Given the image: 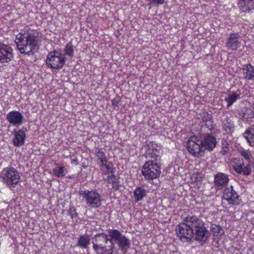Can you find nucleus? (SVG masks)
Returning <instances> with one entry per match:
<instances>
[{
  "label": "nucleus",
  "mask_w": 254,
  "mask_h": 254,
  "mask_svg": "<svg viewBox=\"0 0 254 254\" xmlns=\"http://www.w3.org/2000/svg\"><path fill=\"white\" fill-rule=\"evenodd\" d=\"M221 127L224 134L232 135L235 129L234 122L231 117L226 116L221 121Z\"/></svg>",
  "instance_id": "nucleus-17"
},
{
  "label": "nucleus",
  "mask_w": 254,
  "mask_h": 254,
  "mask_svg": "<svg viewBox=\"0 0 254 254\" xmlns=\"http://www.w3.org/2000/svg\"><path fill=\"white\" fill-rule=\"evenodd\" d=\"M27 131V129L25 127L13 129L12 143L15 147H20L25 144Z\"/></svg>",
  "instance_id": "nucleus-13"
},
{
  "label": "nucleus",
  "mask_w": 254,
  "mask_h": 254,
  "mask_svg": "<svg viewBox=\"0 0 254 254\" xmlns=\"http://www.w3.org/2000/svg\"><path fill=\"white\" fill-rule=\"evenodd\" d=\"M79 195L85 200L89 208L96 209L102 205V196L96 190H81L79 191Z\"/></svg>",
  "instance_id": "nucleus-5"
},
{
  "label": "nucleus",
  "mask_w": 254,
  "mask_h": 254,
  "mask_svg": "<svg viewBox=\"0 0 254 254\" xmlns=\"http://www.w3.org/2000/svg\"><path fill=\"white\" fill-rule=\"evenodd\" d=\"M40 42L38 32L32 30L21 31L15 36V43L21 54L33 55Z\"/></svg>",
  "instance_id": "nucleus-1"
},
{
  "label": "nucleus",
  "mask_w": 254,
  "mask_h": 254,
  "mask_svg": "<svg viewBox=\"0 0 254 254\" xmlns=\"http://www.w3.org/2000/svg\"><path fill=\"white\" fill-rule=\"evenodd\" d=\"M0 178L7 186L14 187L20 182V176L16 169L12 167H7L0 172Z\"/></svg>",
  "instance_id": "nucleus-6"
},
{
  "label": "nucleus",
  "mask_w": 254,
  "mask_h": 254,
  "mask_svg": "<svg viewBox=\"0 0 254 254\" xmlns=\"http://www.w3.org/2000/svg\"><path fill=\"white\" fill-rule=\"evenodd\" d=\"M65 61L64 55L58 51L54 50L48 53L46 64L51 68L58 69L64 66Z\"/></svg>",
  "instance_id": "nucleus-9"
},
{
  "label": "nucleus",
  "mask_w": 254,
  "mask_h": 254,
  "mask_svg": "<svg viewBox=\"0 0 254 254\" xmlns=\"http://www.w3.org/2000/svg\"><path fill=\"white\" fill-rule=\"evenodd\" d=\"M202 122L204 123L207 122L208 120L212 118V116L211 114H208L207 112H203L201 115Z\"/></svg>",
  "instance_id": "nucleus-35"
},
{
  "label": "nucleus",
  "mask_w": 254,
  "mask_h": 254,
  "mask_svg": "<svg viewBox=\"0 0 254 254\" xmlns=\"http://www.w3.org/2000/svg\"><path fill=\"white\" fill-rule=\"evenodd\" d=\"M9 124L15 126L21 125L24 121L22 114L19 111L13 110L9 112L6 118Z\"/></svg>",
  "instance_id": "nucleus-18"
},
{
  "label": "nucleus",
  "mask_w": 254,
  "mask_h": 254,
  "mask_svg": "<svg viewBox=\"0 0 254 254\" xmlns=\"http://www.w3.org/2000/svg\"><path fill=\"white\" fill-rule=\"evenodd\" d=\"M222 198L227 201L228 204L231 205H238L241 201L239 195L232 186L224 190Z\"/></svg>",
  "instance_id": "nucleus-12"
},
{
  "label": "nucleus",
  "mask_w": 254,
  "mask_h": 254,
  "mask_svg": "<svg viewBox=\"0 0 254 254\" xmlns=\"http://www.w3.org/2000/svg\"><path fill=\"white\" fill-rule=\"evenodd\" d=\"M90 244V239L89 237L83 235L80 236L78 240V245L82 248H87Z\"/></svg>",
  "instance_id": "nucleus-32"
},
{
  "label": "nucleus",
  "mask_w": 254,
  "mask_h": 254,
  "mask_svg": "<svg viewBox=\"0 0 254 254\" xmlns=\"http://www.w3.org/2000/svg\"><path fill=\"white\" fill-rule=\"evenodd\" d=\"M13 58V49L8 45L0 43V63L10 62Z\"/></svg>",
  "instance_id": "nucleus-14"
},
{
  "label": "nucleus",
  "mask_w": 254,
  "mask_h": 254,
  "mask_svg": "<svg viewBox=\"0 0 254 254\" xmlns=\"http://www.w3.org/2000/svg\"><path fill=\"white\" fill-rule=\"evenodd\" d=\"M120 178L117 176L115 174L111 175H108L107 178L104 179V180L107 182L109 184L112 185V189L114 191H117L119 190L121 187V184L120 181Z\"/></svg>",
  "instance_id": "nucleus-23"
},
{
  "label": "nucleus",
  "mask_w": 254,
  "mask_h": 254,
  "mask_svg": "<svg viewBox=\"0 0 254 254\" xmlns=\"http://www.w3.org/2000/svg\"><path fill=\"white\" fill-rule=\"evenodd\" d=\"M205 127L208 129V130L211 131L212 129L214 128V124L213 118L208 120L207 122L204 123Z\"/></svg>",
  "instance_id": "nucleus-36"
},
{
  "label": "nucleus",
  "mask_w": 254,
  "mask_h": 254,
  "mask_svg": "<svg viewBox=\"0 0 254 254\" xmlns=\"http://www.w3.org/2000/svg\"><path fill=\"white\" fill-rule=\"evenodd\" d=\"M243 78L247 80H254V66L251 64H244L242 68Z\"/></svg>",
  "instance_id": "nucleus-24"
},
{
  "label": "nucleus",
  "mask_w": 254,
  "mask_h": 254,
  "mask_svg": "<svg viewBox=\"0 0 254 254\" xmlns=\"http://www.w3.org/2000/svg\"><path fill=\"white\" fill-rule=\"evenodd\" d=\"M253 117H254V113H253Z\"/></svg>",
  "instance_id": "nucleus-43"
},
{
  "label": "nucleus",
  "mask_w": 254,
  "mask_h": 254,
  "mask_svg": "<svg viewBox=\"0 0 254 254\" xmlns=\"http://www.w3.org/2000/svg\"><path fill=\"white\" fill-rule=\"evenodd\" d=\"M76 178V176L75 174L68 175V176L66 177V178L69 179H74Z\"/></svg>",
  "instance_id": "nucleus-41"
},
{
  "label": "nucleus",
  "mask_w": 254,
  "mask_h": 254,
  "mask_svg": "<svg viewBox=\"0 0 254 254\" xmlns=\"http://www.w3.org/2000/svg\"><path fill=\"white\" fill-rule=\"evenodd\" d=\"M64 55L67 56L70 58H72L74 54L73 46L71 44H66L64 49Z\"/></svg>",
  "instance_id": "nucleus-33"
},
{
  "label": "nucleus",
  "mask_w": 254,
  "mask_h": 254,
  "mask_svg": "<svg viewBox=\"0 0 254 254\" xmlns=\"http://www.w3.org/2000/svg\"><path fill=\"white\" fill-rule=\"evenodd\" d=\"M191 224L194 239L200 243H205L209 238V233L205 226L204 222L195 215H193Z\"/></svg>",
  "instance_id": "nucleus-4"
},
{
  "label": "nucleus",
  "mask_w": 254,
  "mask_h": 254,
  "mask_svg": "<svg viewBox=\"0 0 254 254\" xmlns=\"http://www.w3.org/2000/svg\"><path fill=\"white\" fill-rule=\"evenodd\" d=\"M67 215H69L72 221L78 222V214L76 212L75 207L73 205H70L67 210Z\"/></svg>",
  "instance_id": "nucleus-31"
},
{
  "label": "nucleus",
  "mask_w": 254,
  "mask_h": 254,
  "mask_svg": "<svg viewBox=\"0 0 254 254\" xmlns=\"http://www.w3.org/2000/svg\"><path fill=\"white\" fill-rule=\"evenodd\" d=\"M108 232L110 243L115 245L114 243H116L120 250L122 252H126L129 248V240L117 229H109Z\"/></svg>",
  "instance_id": "nucleus-7"
},
{
  "label": "nucleus",
  "mask_w": 254,
  "mask_h": 254,
  "mask_svg": "<svg viewBox=\"0 0 254 254\" xmlns=\"http://www.w3.org/2000/svg\"><path fill=\"white\" fill-rule=\"evenodd\" d=\"M193 215H188L183 222L176 227V234L179 239L183 243L190 241L193 238V231L191 224L193 221Z\"/></svg>",
  "instance_id": "nucleus-3"
},
{
  "label": "nucleus",
  "mask_w": 254,
  "mask_h": 254,
  "mask_svg": "<svg viewBox=\"0 0 254 254\" xmlns=\"http://www.w3.org/2000/svg\"><path fill=\"white\" fill-rule=\"evenodd\" d=\"M237 0V5L242 12L249 13L252 10H254V0Z\"/></svg>",
  "instance_id": "nucleus-22"
},
{
  "label": "nucleus",
  "mask_w": 254,
  "mask_h": 254,
  "mask_svg": "<svg viewBox=\"0 0 254 254\" xmlns=\"http://www.w3.org/2000/svg\"><path fill=\"white\" fill-rule=\"evenodd\" d=\"M71 163L77 165L78 164V160L76 158L72 159L71 160Z\"/></svg>",
  "instance_id": "nucleus-40"
},
{
  "label": "nucleus",
  "mask_w": 254,
  "mask_h": 254,
  "mask_svg": "<svg viewBox=\"0 0 254 254\" xmlns=\"http://www.w3.org/2000/svg\"><path fill=\"white\" fill-rule=\"evenodd\" d=\"M108 241L110 242L109 234L101 233L94 236L92 240L93 249L97 254H118L117 252H114V244L105 245Z\"/></svg>",
  "instance_id": "nucleus-2"
},
{
  "label": "nucleus",
  "mask_w": 254,
  "mask_h": 254,
  "mask_svg": "<svg viewBox=\"0 0 254 254\" xmlns=\"http://www.w3.org/2000/svg\"><path fill=\"white\" fill-rule=\"evenodd\" d=\"M142 174L148 181L159 178L161 174V167L157 163L146 162L142 168Z\"/></svg>",
  "instance_id": "nucleus-10"
},
{
  "label": "nucleus",
  "mask_w": 254,
  "mask_h": 254,
  "mask_svg": "<svg viewBox=\"0 0 254 254\" xmlns=\"http://www.w3.org/2000/svg\"><path fill=\"white\" fill-rule=\"evenodd\" d=\"M144 157L148 159L147 162L156 163L161 159L160 150L154 147H149L144 154Z\"/></svg>",
  "instance_id": "nucleus-19"
},
{
  "label": "nucleus",
  "mask_w": 254,
  "mask_h": 254,
  "mask_svg": "<svg viewBox=\"0 0 254 254\" xmlns=\"http://www.w3.org/2000/svg\"><path fill=\"white\" fill-rule=\"evenodd\" d=\"M253 109L254 110V103H253Z\"/></svg>",
  "instance_id": "nucleus-42"
},
{
  "label": "nucleus",
  "mask_w": 254,
  "mask_h": 254,
  "mask_svg": "<svg viewBox=\"0 0 254 254\" xmlns=\"http://www.w3.org/2000/svg\"><path fill=\"white\" fill-rule=\"evenodd\" d=\"M94 151L97 162L99 165L108 160L102 148H96Z\"/></svg>",
  "instance_id": "nucleus-27"
},
{
  "label": "nucleus",
  "mask_w": 254,
  "mask_h": 254,
  "mask_svg": "<svg viewBox=\"0 0 254 254\" xmlns=\"http://www.w3.org/2000/svg\"><path fill=\"white\" fill-rule=\"evenodd\" d=\"M228 175L223 173H218L214 176V184L217 188L227 185L229 182Z\"/></svg>",
  "instance_id": "nucleus-21"
},
{
  "label": "nucleus",
  "mask_w": 254,
  "mask_h": 254,
  "mask_svg": "<svg viewBox=\"0 0 254 254\" xmlns=\"http://www.w3.org/2000/svg\"><path fill=\"white\" fill-rule=\"evenodd\" d=\"M241 155L247 160L250 161L251 160V154L246 150H241L240 152Z\"/></svg>",
  "instance_id": "nucleus-37"
},
{
  "label": "nucleus",
  "mask_w": 254,
  "mask_h": 254,
  "mask_svg": "<svg viewBox=\"0 0 254 254\" xmlns=\"http://www.w3.org/2000/svg\"><path fill=\"white\" fill-rule=\"evenodd\" d=\"M53 172L55 176L62 178L65 175L67 170L64 166H57L53 169Z\"/></svg>",
  "instance_id": "nucleus-30"
},
{
  "label": "nucleus",
  "mask_w": 254,
  "mask_h": 254,
  "mask_svg": "<svg viewBox=\"0 0 254 254\" xmlns=\"http://www.w3.org/2000/svg\"><path fill=\"white\" fill-rule=\"evenodd\" d=\"M202 146L204 152L207 150L209 152L212 151L216 146L217 140L215 136L211 134L207 133L204 135L201 139Z\"/></svg>",
  "instance_id": "nucleus-15"
},
{
  "label": "nucleus",
  "mask_w": 254,
  "mask_h": 254,
  "mask_svg": "<svg viewBox=\"0 0 254 254\" xmlns=\"http://www.w3.org/2000/svg\"><path fill=\"white\" fill-rule=\"evenodd\" d=\"M232 166L234 171L240 175L248 176L250 175L251 168L250 164L245 165L244 160L241 158H236L232 161Z\"/></svg>",
  "instance_id": "nucleus-11"
},
{
  "label": "nucleus",
  "mask_w": 254,
  "mask_h": 254,
  "mask_svg": "<svg viewBox=\"0 0 254 254\" xmlns=\"http://www.w3.org/2000/svg\"><path fill=\"white\" fill-rule=\"evenodd\" d=\"M229 150V144L227 140H223L221 142V149L220 152L222 155H226Z\"/></svg>",
  "instance_id": "nucleus-34"
},
{
  "label": "nucleus",
  "mask_w": 254,
  "mask_h": 254,
  "mask_svg": "<svg viewBox=\"0 0 254 254\" xmlns=\"http://www.w3.org/2000/svg\"><path fill=\"white\" fill-rule=\"evenodd\" d=\"M134 200L136 202L142 200L146 196V191L144 187H137L133 191Z\"/></svg>",
  "instance_id": "nucleus-26"
},
{
  "label": "nucleus",
  "mask_w": 254,
  "mask_h": 254,
  "mask_svg": "<svg viewBox=\"0 0 254 254\" xmlns=\"http://www.w3.org/2000/svg\"><path fill=\"white\" fill-rule=\"evenodd\" d=\"M99 169L103 175L108 176L113 174H115L116 168L114 164L109 161V160L99 165Z\"/></svg>",
  "instance_id": "nucleus-20"
},
{
  "label": "nucleus",
  "mask_w": 254,
  "mask_h": 254,
  "mask_svg": "<svg viewBox=\"0 0 254 254\" xmlns=\"http://www.w3.org/2000/svg\"><path fill=\"white\" fill-rule=\"evenodd\" d=\"M240 35L239 33H232L229 35L227 42L226 47L228 50L232 51H236L241 46V42L239 41Z\"/></svg>",
  "instance_id": "nucleus-16"
},
{
  "label": "nucleus",
  "mask_w": 254,
  "mask_h": 254,
  "mask_svg": "<svg viewBox=\"0 0 254 254\" xmlns=\"http://www.w3.org/2000/svg\"><path fill=\"white\" fill-rule=\"evenodd\" d=\"M243 136L249 145L251 147H254V128H247L243 133Z\"/></svg>",
  "instance_id": "nucleus-25"
},
{
  "label": "nucleus",
  "mask_w": 254,
  "mask_h": 254,
  "mask_svg": "<svg viewBox=\"0 0 254 254\" xmlns=\"http://www.w3.org/2000/svg\"><path fill=\"white\" fill-rule=\"evenodd\" d=\"M120 101L118 98H114L112 101V105L114 107H118Z\"/></svg>",
  "instance_id": "nucleus-39"
},
{
  "label": "nucleus",
  "mask_w": 254,
  "mask_h": 254,
  "mask_svg": "<svg viewBox=\"0 0 254 254\" xmlns=\"http://www.w3.org/2000/svg\"><path fill=\"white\" fill-rule=\"evenodd\" d=\"M240 98V94L235 92L229 94L228 96L225 98V101L227 102V108L231 106L238 99Z\"/></svg>",
  "instance_id": "nucleus-29"
},
{
  "label": "nucleus",
  "mask_w": 254,
  "mask_h": 254,
  "mask_svg": "<svg viewBox=\"0 0 254 254\" xmlns=\"http://www.w3.org/2000/svg\"><path fill=\"white\" fill-rule=\"evenodd\" d=\"M210 231L212 233L213 236L216 237H221L224 233L221 226L219 225L212 224L210 227Z\"/></svg>",
  "instance_id": "nucleus-28"
},
{
  "label": "nucleus",
  "mask_w": 254,
  "mask_h": 254,
  "mask_svg": "<svg viewBox=\"0 0 254 254\" xmlns=\"http://www.w3.org/2000/svg\"><path fill=\"white\" fill-rule=\"evenodd\" d=\"M150 1L151 4L157 5L163 4L165 2V0H150Z\"/></svg>",
  "instance_id": "nucleus-38"
},
{
  "label": "nucleus",
  "mask_w": 254,
  "mask_h": 254,
  "mask_svg": "<svg viewBox=\"0 0 254 254\" xmlns=\"http://www.w3.org/2000/svg\"><path fill=\"white\" fill-rule=\"evenodd\" d=\"M186 147L189 153L194 157L199 158L204 153L201 139L195 135L191 136L188 139Z\"/></svg>",
  "instance_id": "nucleus-8"
}]
</instances>
